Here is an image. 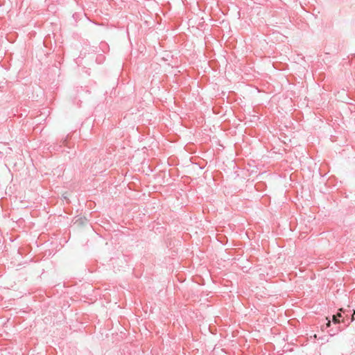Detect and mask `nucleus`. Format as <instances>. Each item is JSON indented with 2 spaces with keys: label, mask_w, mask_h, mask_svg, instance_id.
Instances as JSON below:
<instances>
[{
  "label": "nucleus",
  "mask_w": 355,
  "mask_h": 355,
  "mask_svg": "<svg viewBox=\"0 0 355 355\" xmlns=\"http://www.w3.org/2000/svg\"><path fill=\"white\" fill-rule=\"evenodd\" d=\"M341 314L340 313H337L336 315H334L333 316V321L335 322V323H339L340 321L338 320V317H341Z\"/></svg>",
  "instance_id": "nucleus-1"
},
{
  "label": "nucleus",
  "mask_w": 355,
  "mask_h": 355,
  "mask_svg": "<svg viewBox=\"0 0 355 355\" xmlns=\"http://www.w3.org/2000/svg\"><path fill=\"white\" fill-rule=\"evenodd\" d=\"M354 315H355V311H354V314L352 315V320H354Z\"/></svg>",
  "instance_id": "nucleus-2"
},
{
  "label": "nucleus",
  "mask_w": 355,
  "mask_h": 355,
  "mask_svg": "<svg viewBox=\"0 0 355 355\" xmlns=\"http://www.w3.org/2000/svg\"><path fill=\"white\" fill-rule=\"evenodd\" d=\"M327 325L329 327L330 326V321L328 322V323L327 324Z\"/></svg>",
  "instance_id": "nucleus-3"
}]
</instances>
